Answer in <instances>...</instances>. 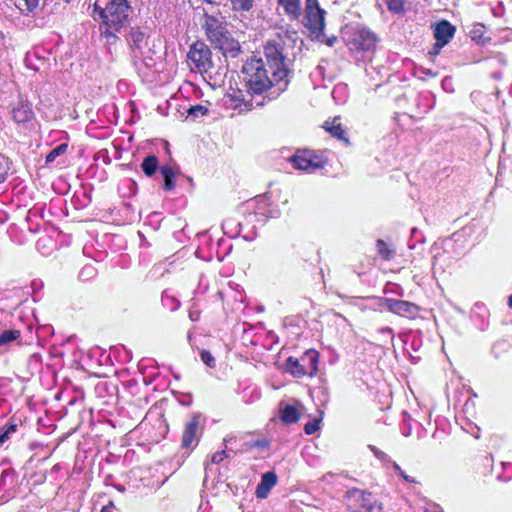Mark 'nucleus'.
I'll list each match as a JSON object with an SVG mask.
<instances>
[{
	"label": "nucleus",
	"mask_w": 512,
	"mask_h": 512,
	"mask_svg": "<svg viewBox=\"0 0 512 512\" xmlns=\"http://www.w3.org/2000/svg\"><path fill=\"white\" fill-rule=\"evenodd\" d=\"M290 66L283 40H270L264 46V58H251L243 65V80L253 94H262L281 82H284V87L280 88L283 90L288 83Z\"/></svg>",
	"instance_id": "obj_1"
},
{
	"label": "nucleus",
	"mask_w": 512,
	"mask_h": 512,
	"mask_svg": "<svg viewBox=\"0 0 512 512\" xmlns=\"http://www.w3.org/2000/svg\"><path fill=\"white\" fill-rule=\"evenodd\" d=\"M131 12L127 0H95L92 17L99 22V31L107 43H115L117 34L129 25Z\"/></svg>",
	"instance_id": "obj_2"
},
{
	"label": "nucleus",
	"mask_w": 512,
	"mask_h": 512,
	"mask_svg": "<svg viewBox=\"0 0 512 512\" xmlns=\"http://www.w3.org/2000/svg\"><path fill=\"white\" fill-rule=\"evenodd\" d=\"M346 499L352 512H381L382 505L376 501L370 492L358 488L347 490Z\"/></svg>",
	"instance_id": "obj_3"
},
{
	"label": "nucleus",
	"mask_w": 512,
	"mask_h": 512,
	"mask_svg": "<svg viewBox=\"0 0 512 512\" xmlns=\"http://www.w3.org/2000/svg\"><path fill=\"white\" fill-rule=\"evenodd\" d=\"M318 353L308 350L300 358L289 357L286 360V368L294 377L301 378L304 375L313 376L317 372Z\"/></svg>",
	"instance_id": "obj_4"
},
{
	"label": "nucleus",
	"mask_w": 512,
	"mask_h": 512,
	"mask_svg": "<svg viewBox=\"0 0 512 512\" xmlns=\"http://www.w3.org/2000/svg\"><path fill=\"white\" fill-rule=\"evenodd\" d=\"M290 162L295 169L314 172L317 169L323 168L327 161L312 151H299L290 158Z\"/></svg>",
	"instance_id": "obj_5"
},
{
	"label": "nucleus",
	"mask_w": 512,
	"mask_h": 512,
	"mask_svg": "<svg viewBox=\"0 0 512 512\" xmlns=\"http://www.w3.org/2000/svg\"><path fill=\"white\" fill-rule=\"evenodd\" d=\"M306 26L318 37L325 26V10L320 8L317 0H306Z\"/></svg>",
	"instance_id": "obj_6"
},
{
	"label": "nucleus",
	"mask_w": 512,
	"mask_h": 512,
	"mask_svg": "<svg viewBox=\"0 0 512 512\" xmlns=\"http://www.w3.org/2000/svg\"><path fill=\"white\" fill-rule=\"evenodd\" d=\"M188 60L198 70L207 71L212 67L211 51L204 42L197 41L191 45Z\"/></svg>",
	"instance_id": "obj_7"
},
{
	"label": "nucleus",
	"mask_w": 512,
	"mask_h": 512,
	"mask_svg": "<svg viewBox=\"0 0 512 512\" xmlns=\"http://www.w3.org/2000/svg\"><path fill=\"white\" fill-rule=\"evenodd\" d=\"M203 26L208 39L215 45L222 46L228 41V31L217 17L205 14Z\"/></svg>",
	"instance_id": "obj_8"
},
{
	"label": "nucleus",
	"mask_w": 512,
	"mask_h": 512,
	"mask_svg": "<svg viewBox=\"0 0 512 512\" xmlns=\"http://www.w3.org/2000/svg\"><path fill=\"white\" fill-rule=\"evenodd\" d=\"M384 306L390 312L400 316L414 317L419 312V307L416 304L404 300L387 298L384 301Z\"/></svg>",
	"instance_id": "obj_9"
},
{
	"label": "nucleus",
	"mask_w": 512,
	"mask_h": 512,
	"mask_svg": "<svg viewBox=\"0 0 512 512\" xmlns=\"http://www.w3.org/2000/svg\"><path fill=\"white\" fill-rule=\"evenodd\" d=\"M200 432V415L194 414L190 418L189 421L186 422L181 446L185 449H190L193 447L194 441H197L198 434Z\"/></svg>",
	"instance_id": "obj_10"
},
{
	"label": "nucleus",
	"mask_w": 512,
	"mask_h": 512,
	"mask_svg": "<svg viewBox=\"0 0 512 512\" xmlns=\"http://www.w3.org/2000/svg\"><path fill=\"white\" fill-rule=\"evenodd\" d=\"M351 44L357 50L371 51L376 45V36L369 30L357 29L354 31Z\"/></svg>",
	"instance_id": "obj_11"
},
{
	"label": "nucleus",
	"mask_w": 512,
	"mask_h": 512,
	"mask_svg": "<svg viewBox=\"0 0 512 512\" xmlns=\"http://www.w3.org/2000/svg\"><path fill=\"white\" fill-rule=\"evenodd\" d=\"M435 44L429 51L431 56H436L440 53L442 47L448 43V21L442 20L434 28Z\"/></svg>",
	"instance_id": "obj_12"
},
{
	"label": "nucleus",
	"mask_w": 512,
	"mask_h": 512,
	"mask_svg": "<svg viewBox=\"0 0 512 512\" xmlns=\"http://www.w3.org/2000/svg\"><path fill=\"white\" fill-rule=\"evenodd\" d=\"M277 483V476L274 472H266L262 475L260 483L256 487V496L265 499L272 487Z\"/></svg>",
	"instance_id": "obj_13"
},
{
	"label": "nucleus",
	"mask_w": 512,
	"mask_h": 512,
	"mask_svg": "<svg viewBox=\"0 0 512 512\" xmlns=\"http://www.w3.org/2000/svg\"><path fill=\"white\" fill-rule=\"evenodd\" d=\"M280 418L285 424L296 423L300 418V412L293 405H285L280 409Z\"/></svg>",
	"instance_id": "obj_14"
},
{
	"label": "nucleus",
	"mask_w": 512,
	"mask_h": 512,
	"mask_svg": "<svg viewBox=\"0 0 512 512\" xmlns=\"http://www.w3.org/2000/svg\"><path fill=\"white\" fill-rule=\"evenodd\" d=\"M12 116L15 122L25 123L30 120L32 116V111L28 105L20 104L17 107L13 108Z\"/></svg>",
	"instance_id": "obj_15"
},
{
	"label": "nucleus",
	"mask_w": 512,
	"mask_h": 512,
	"mask_svg": "<svg viewBox=\"0 0 512 512\" xmlns=\"http://www.w3.org/2000/svg\"><path fill=\"white\" fill-rule=\"evenodd\" d=\"M278 3L284 8L285 12L292 18L297 19L300 15V1L299 0H277Z\"/></svg>",
	"instance_id": "obj_16"
},
{
	"label": "nucleus",
	"mask_w": 512,
	"mask_h": 512,
	"mask_svg": "<svg viewBox=\"0 0 512 512\" xmlns=\"http://www.w3.org/2000/svg\"><path fill=\"white\" fill-rule=\"evenodd\" d=\"M485 26L483 24L477 23L473 26L470 31V37L473 41H476L478 44L484 45L490 41V37L486 36Z\"/></svg>",
	"instance_id": "obj_17"
},
{
	"label": "nucleus",
	"mask_w": 512,
	"mask_h": 512,
	"mask_svg": "<svg viewBox=\"0 0 512 512\" xmlns=\"http://www.w3.org/2000/svg\"><path fill=\"white\" fill-rule=\"evenodd\" d=\"M129 42L133 50L142 51L145 44V34L138 28H132L130 31Z\"/></svg>",
	"instance_id": "obj_18"
},
{
	"label": "nucleus",
	"mask_w": 512,
	"mask_h": 512,
	"mask_svg": "<svg viewBox=\"0 0 512 512\" xmlns=\"http://www.w3.org/2000/svg\"><path fill=\"white\" fill-rule=\"evenodd\" d=\"M325 129L335 138L340 140H346L345 139V132L341 126V123L339 122V118H334L332 122L326 121L325 122Z\"/></svg>",
	"instance_id": "obj_19"
},
{
	"label": "nucleus",
	"mask_w": 512,
	"mask_h": 512,
	"mask_svg": "<svg viewBox=\"0 0 512 512\" xmlns=\"http://www.w3.org/2000/svg\"><path fill=\"white\" fill-rule=\"evenodd\" d=\"M445 258L444 256H435L433 262V273L438 282L445 281V267H444Z\"/></svg>",
	"instance_id": "obj_20"
},
{
	"label": "nucleus",
	"mask_w": 512,
	"mask_h": 512,
	"mask_svg": "<svg viewBox=\"0 0 512 512\" xmlns=\"http://www.w3.org/2000/svg\"><path fill=\"white\" fill-rule=\"evenodd\" d=\"M160 172L164 178V189L170 191L175 187V173L170 166H162Z\"/></svg>",
	"instance_id": "obj_21"
},
{
	"label": "nucleus",
	"mask_w": 512,
	"mask_h": 512,
	"mask_svg": "<svg viewBox=\"0 0 512 512\" xmlns=\"http://www.w3.org/2000/svg\"><path fill=\"white\" fill-rule=\"evenodd\" d=\"M141 167H142V170L143 172L147 175V176H152L157 168H158V159L156 156L154 155H149L147 156L146 158H144L142 164H141Z\"/></svg>",
	"instance_id": "obj_22"
},
{
	"label": "nucleus",
	"mask_w": 512,
	"mask_h": 512,
	"mask_svg": "<svg viewBox=\"0 0 512 512\" xmlns=\"http://www.w3.org/2000/svg\"><path fill=\"white\" fill-rule=\"evenodd\" d=\"M235 12H249L254 7V0H227Z\"/></svg>",
	"instance_id": "obj_23"
},
{
	"label": "nucleus",
	"mask_w": 512,
	"mask_h": 512,
	"mask_svg": "<svg viewBox=\"0 0 512 512\" xmlns=\"http://www.w3.org/2000/svg\"><path fill=\"white\" fill-rule=\"evenodd\" d=\"M20 337V331L16 329L4 330L0 334V346L15 341Z\"/></svg>",
	"instance_id": "obj_24"
},
{
	"label": "nucleus",
	"mask_w": 512,
	"mask_h": 512,
	"mask_svg": "<svg viewBox=\"0 0 512 512\" xmlns=\"http://www.w3.org/2000/svg\"><path fill=\"white\" fill-rule=\"evenodd\" d=\"M39 4V0H15V6L22 12H31Z\"/></svg>",
	"instance_id": "obj_25"
},
{
	"label": "nucleus",
	"mask_w": 512,
	"mask_h": 512,
	"mask_svg": "<svg viewBox=\"0 0 512 512\" xmlns=\"http://www.w3.org/2000/svg\"><path fill=\"white\" fill-rule=\"evenodd\" d=\"M67 144H60L53 148L46 156V163H52L57 157L64 154L67 150Z\"/></svg>",
	"instance_id": "obj_26"
},
{
	"label": "nucleus",
	"mask_w": 512,
	"mask_h": 512,
	"mask_svg": "<svg viewBox=\"0 0 512 512\" xmlns=\"http://www.w3.org/2000/svg\"><path fill=\"white\" fill-rule=\"evenodd\" d=\"M376 248L378 254L384 260L390 259L393 255V251L388 248L387 244L383 240H377Z\"/></svg>",
	"instance_id": "obj_27"
},
{
	"label": "nucleus",
	"mask_w": 512,
	"mask_h": 512,
	"mask_svg": "<svg viewBox=\"0 0 512 512\" xmlns=\"http://www.w3.org/2000/svg\"><path fill=\"white\" fill-rule=\"evenodd\" d=\"M17 430V424L15 423H8L4 428L3 431L0 433V444H4L7 440L10 439L11 435L14 434Z\"/></svg>",
	"instance_id": "obj_28"
},
{
	"label": "nucleus",
	"mask_w": 512,
	"mask_h": 512,
	"mask_svg": "<svg viewBox=\"0 0 512 512\" xmlns=\"http://www.w3.org/2000/svg\"><path fill=\"white\" fill-rule=\"evenodd\" d=\"M9 171L8 159L0 155V183L4 182Z\"/></svg>",
	"instance_id": "obj_29"
},
{
	"label": "nucleus",
	"mask_w": 512,
	"mask_h": 512,
	"mask_svg": "<svg viewBox=\"0 0 512 512\" xmlns=\"http://www.w3.org/2000/svg\"><path fill=\"white\" fill-rule=\"evenodd\" d=\"M208 112L207 107L203 105H194L188 109V115L193 117L203 116Z\"/></svg>",
	"instance_id": "obj_30"
},
{
	"label": "nucleus",
	"mask_w": 512,
	"mask_h": 512,
	"mask_svg": "<svg viewBox=\"0 0 512 512\" xmlns=\"http://www.w3.org/2000/svg\"><path fill=\"white\" fill-rule=\"evenodd\" d=\"M200 357H201V360L210 368H213L215 367V358L213 357V355L207 351V350H202L201 353H200Z\"/></svg>",
	"instance_id": "obj_31"
},
{
	"label": "nucleus",
	"mask_w": 512,
	"mask_h": 512,
	"mask_svg": "<svg viewBox=\"0 0 512 512\" xmlns=\"http://www.w3.org/2000/svg\"><path fill=\"white\" fill-rule=\"evenodd\" d=\"M319 423H320V419H314V420L306 423L304 426V432L307 435L314 434L319 429Z\"/></svg>",
	"instance_id": "obj_32"
},
{
	"label": "nucleus",
	"mask_w": 512,
	"mask_h": 512,
	"mask_svg": "<svg viewBox=\"0 0 512 512\" xmlns=\"http://www.w3.org/2000/svg\"><path fill=\"white\" fill-rule=\"evenodd\" d=\"M368 448L379 460L384 462L390 461V458L387 456V454L379 450L376 446L369 445Z\"/></svg>",
	"instance_id": "obj_33"
},
{
	"label": "nucleus",
	"mask_w": 512,
	"mask_h": 512,
	"mask_svg": "<svg viewBox=\"0 0 512 512\" xmlns=\"http://www.w3.org/2000/svg\"><path fill=\"white\" fill-rule=\"evenodd\" d=\"M228 457L225 450L216 452L211 457V462L214 464H219L223 461L224 458Z\"/></svg>",
	"instance_id": "obj_34"
},
{
	"label": "nucleus",
	"mask_w": 512,
	"mask_h": 512,
	"mask_svg": "<svg viewBox=\"0 0 512 512\" xmlns=\"http://www.w3.org/2000/svg\"><path fill=\"white\" fill-rule=\"evenodd\" d=\"M402 7L401 0H389L388 8L391 11L399 12Z\"/></svg>",
	"instance_id": "obj_35"
},
{
	"label": "nucleus",
	"mask_w": 512,
	"mask_h": 512,
	"mask_svg": "<svg viewBox=\"0 0 512 512\" xmlns=\"http://www.w3.org/2000/svg\"><path fill=\"white\" fill-rule=\"evenodd\" d=\"M399 475L407 482H412V483H415L416 481L411 478L410 476H408L403 470L399 473Z\"/></svg>",
	"instance_id": "obj_36"
},
{
	"label": "nucleus",
	"mask_w": 512,
	"mask_h": 512,
	"mask_svg": "<svg viewBox=\"0 0 512 512\" xmlns=\"http://www.w3.org/2000/svg\"><path fill=\"white\" fill-rule=\"evenodd\" d=\"M337 38L336 37H331V38H328L327 41H326V44L330 47H332L334 45V43L336 42Z\"/></svg>",
	"instance_id": "obj_37"
},
{
	"label": "nucleus",
	"mask_w": 512,
	"mask_h": 512,
	"mask_svg": "<svg viewBox=\"0 0 512 512\" xmlns=\"http://www.w3.org/2000/svg\"><path fill=\"white\" fill-rule=\"evenodd\" d=\"M266 445H267V443L264 440H258L254 443V446H257V447H265Z\"/></svg>",
	"instance_id": "obj_38"
},
{
	"label": "nucleus",
	"mask_w": 512,
	"mask_h": 512,
	"mask_svg": "<svg viewBox=\"0 0 512 512\" xmlns=\"http://www.w3.org/2000/svg\"><path fill=\"white\" fill-rule=\"evenodd\" d=\"M101 512H113V505L104 506Z\"/></svg>",
	"instance_id": "obj_39"
},
{
	"label": "nucleus",
	"mask_w": 512,
	"mask_h": 512,
	"mask_svg": "<svg viewBox=\"0 0 512 512\" xmlns=\"http://www.w3.org/2000/svg\"><path fill=\"white\" fill-rule=\"evenodd\" d=\"M455 30H456L455 26L450 24V39L453 38Z\"/></svg>",
	"instance_id": "obj_40"
},
{
	"label": "nucleus",
	"mask_w": 512,
	"mask_h": 512,
	"mask_svg": "<svg viewBox=\"0 0 512 512\" xmlns=\"http://www.w3.org/2000/svg\"><path fill=\"white\" fill-rule=\"evenodd\" d=\"M381 332H382V333H387V334H389V335H392V329H391V328H388V327H387V328H383V329L381 330Z\"/></svg>",
	"instance_id": "obj_41"
},
{
	"label": "nucleus",
	"mask_w": 512,
	"mask_h": 512,
	"mask_svg": "<svg viewBox=\"0 0 512 512\" xmlns=\"http://www.w3.org/2000/svg\"><path fill=\"white\" fill-rule=\"evenodd\" d=\"M393 467L396 471H398L399 473L402 471V469L400 468V466L396 463V462H393Z\"/></svg>",
	"instance_id": "obj_42"
},
{
	"label": "nucleus",
	"mask_w": 512,
	"mask_h": 512,
	"mask_svg": "<svg viewBox=\"0 0 512 512\" xmlns=\"http://www.w3.org/2000/svg\"><path fill=\"white\" fill-rule=\"evenodd\" d=\"M204 1L209 4H218L219 3V0H204Z\"/></svg>",
	"instance_id": "obj_43"
},
{
	"label": "nucleus",
	"mask_w": 512,
	"mask_h": 512,
	"mask_svg": "<svg viewBox=\"0 0 512 512\" xmlns=\"http://www.w3.org/2000/svg\"><path fill=\"white\" fill-rule=\"evenodd\" d=\"M508 304L512 308V295L509 297Z\"/></svg>",
	"instance_id": "obj_44"
},
{
	"label": "nucleus",
	"mask_w": 512,
	"mask_h": 512,
	"mask_svg": "<svg viewBox=\"0 0 512 512\" xmlns=\"http://www.w3.org/2000/svg\"><path fill=\"white\" fill-rule=\"evenodd\" d=\"M86 270H93V268H92V267H86V268H84V269L82 270V274H83Z\"/></svg>",
	"instance_id": "obj_45"
},
{
	"label": "nucleus",
	"mask_w": 512,
	"mask_h": 512,
	"mask_svg": "<svg viewBox=\"0 0 512 512\" xmlns=\"http://www.w3.org/2000/svg\"><path fill=\"white\" fill-rule=\"evenodd\" d=\"M427 512H438L437 510H427Z\"/></svg>",
	"instance_id": "obj_46"
}]
</instances>
